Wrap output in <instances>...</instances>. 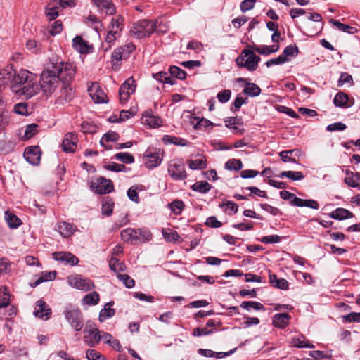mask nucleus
<instances>
[{
    "label": "nucleus",
    "mask_w": 360,
    "mask_h": 360,
    "mask_svg": "<svg viewBox=\"0 0 360 360\" xmlns=\"http://www.w3.org/2000/svg\"><path fill=\"white\" fill-rule=\"evenodd\" d=\"M109 266L115 272L124 271L126 269L124 263L114 257L109 260Z\"/></svg>",
    "instance_id": "ea45409f"
},
{
    "label": "nucleus",
    "mask_w": 360,
    "mask_h": 360,
    "mask_svg": "<svg viewBox=\"0 0 360 360\" xmlns=\"http://www.w3.org/2000/svg\"><path fill=\"white\" fill-rule=\"evenodd\" d=\"M333 103L335 106L344 108H349L353 104L349 103L348 95L343 92H339L335 95Z\"/></svg>",
    "instance_id": "bb28decb"
},
{
    "label": "nucleus",
    "mask_w": 360,
    "mask_h": 360,
    "mask_svg": "<svg viewBox=\"0 0 360 360\" xmlns=\"http://www.w3.org/2000/svg\"><path fill=\"white\" fill-rule=\"evenodd\" d=\"M290 319L286 313L276 314L273 317V324L276 327L284 328L288 325Z\"/></svg>",
    "instance_id": "a878e982"
},
{
    "label": "nucleus",
    "mask_w": 360,
    "mask_h": 360,
    "mask_svg": "<svg viewBox=\"0 0 360 360\" xmlns=\"http://www.w3.org/2000/svg\"><path fill=\"white\" fill-rule=\"evenodd\" d=\"M269 282L278 289L287 290L288 288V282L287 280L285 278H278L275 274H269Z\"/></svg>",
    "instance_id": "72a5a7b5"
},
{
    "label": "nucleus",
    "mask_w": 360,
    "mask_h": 360,
    "mask_svg": "<svg viewBox=\"0 0 360 360\" xmlns=\"http://www.w3.org/2000/svg\"><path fill=\"white\" fill-rule=\"evenodd\" d=\"M64 316L70 326L76 331H80L84 326V319L81 311L78 308H67Z\"/></svg>",
    "instance_id": "6e6552de"
},
{
    "label": "nucleus",
    "mask_w": 360,
    "mask_h": 360,
    "mask_svg": "<svg viewBox=\"0 0 360 360\" xmlns=\"http://www.w3.org/2000/svg\"><path fill=\"white\" fill-rule=\"evenodd\" d=\"M15 146L14 141L7 139L0 140V154H6L13 150Z\"/></svg>",
    "instance_id": "79ce46f5"
},
{
    "label": "nucleus",
    "mask_w": 360,
    "mask_h": 360,
    "mask_svg": "<svg viewBox=\"0 0 360 360\" xmlns=\"http://www.w3.org/2000/svg\"><path fill=\"white\" fill-rule=\"evenodd\" d=\"M135 89L134 79L132 77L128 78L120 88L119 94L121 103L127 102L130 95L134 93Z\"/></svg>",
    "instance_id": "2eb2a0df"
},
{
    "label": "nucleus",
    "mask_w": 360,
    "mask_h": 360,
    "mask_svg": "<svg viewBox=\"0 0 360 360\" xmlns=\"http://www.w3.org/2000/svg\"><path fill=\"white\" fill-rule=\"evenodd\" d=\"M122 240L132 244L142 243L152 238L151 233L147 229H134L128 228L121 231Z\"/></svg>",
    "instance_id": "20e7f679"
},
{
    "label": "nucleus",
    "mask_w": 360,
    "mask_h": 360,
    "mask_svg": "<svg viewBox=\"0 0 360 360\" xmlns=\"http://www.w3.org/2000/svg\"><path fill=\"white\" fill-rule=\"evenodd\" d=\"M194 119L197 120V122L195 124H194L193 122V124H194L195 129H202V128L207 129V128L212 127L213 124L210 120H208L207 119H204V118L200 119V118H197V117H194Z\"/></svg>",
    "instance_id": "0e129e2a"
},
{
    "label": "nucleus",
    "mask_w": 360,
    "mask_h": 360,
    "mask_svg": "<svg viewBox=\"0 0 360 360\" xmlns=\"http://www.w3.org/2000/svg\"><path fill=\"white\" fill-rule=\"evenodd\" d=\"M51 314V309L43 300H39L36 302L34 314L41 319L47 320Z\"/></svg>",
    "instance_id": "aec40b11"
},
{
    "label": "nucleus",
    "mask_w": 360,
    "mask_h": 360,
    "mask_svg": "<svg viewBox=\"0 0 360 360\" xmlns=\"http://www.w3.org/2000/svg\"><path fill=\"white\" fill-rule=\"evenodd\" d=\"M112 303H106L104 308L101 310L99 314V321L103 322L106 319L112 317L115 314V309L111 307Z\"/></svg>",
    "instance_id": "c9c22d12"
},
{
    "label": "nucleus",
    "mask_w": 360,
    "mask_h": 360,
    "mask_svg": "<svg viewBox=\"0 0 360 360\" xmlns=\"http://www.w3.org/2000/svg\"><path fill=\"white\" fill-rule=\"evenodd\" d=\"M39 86L45 95H54L56 98V102L58 103V96L61 94L60 90L63 89V85L60 86L56 71L48 69L44 70L41 75Z\"/></svg>",
    "instance_id": "7ed1b4c3"
},
{
    "label": "nucleus",
    "mask_w": 360,
    "mask_h": 360,
    "mask_svg": "<svg viewBox=\"0 0 360 360\" xmlns=\"http://www.w3.org/2000/svg\"><path fill=\"white\" fill-rule=\"evenodd\" d=\"M206 162L205 157H201L198 159L188 160V164L191 169H202L206 167Z\"/></svg>",
    "instance_id": "37998d69"
},
{
    "label": "nucleus",
    "mask_w": 360,
    "mask_h": 360,
    "mask_svg": "<svg viewBox=\"0 0 360 360\" xmlns=\"http://www.w3.org/2000/svg\"><path fill=\"white\" fill-rule=\"evenodd\" d=\"M240 307L248 311H250L251 309H254L255 310H264V306L255 301H244L240 304Z\"/></svg>",
    "instance_id": "09e8293b"
},
{
    "label": "nucleus",
    "mask_w": 360,
    "mask_h": 360,
    "mask_svg": "<svg viewBox=\"0 0 360 360\" xmlns=\"http://www.w3.org/2000/svg\"><path fill=\"white\" fill-rule=\"evenodd\" d=\"M117 278L122 281L123 284L127 288H131L135 285V281L134 279H132L127 274H118Z\"/></svg>",
    "instance_id": "69168bd1"
},
{
    "label": "nucleus",
    "mask_w": 360,
    "mask_h": 360,
    "mask_svg": "<svg viewBox=\"0 0 360 360\" xmlns=\"http://www.w3.org/2000/svg\"><path fill=\"white\" fill-rule=\"evenodd\" d=\"M115 158L123 163L131 164L134 162V156L129 153H118L115 155Z\"/></svg>",
    "instance_id": "3c124183"
},
{
    "label": "nucleus",
    "mask_w": 360,
    "mask_h": 360,
    "mask_svg": "<svg viewBox=\"0 0 360 360\" xmlns=\"http://www.w3.org/2000/svg\"><path fill=\"white\" fill-rule=\"evenodd\" d=\"M94 2L98 8L105 11L108 15H112L115 12V8L110 0H94Z\"/></svg>",
    "instance_id": "c85d7f7f"
},
{
    "label": "nucleus",
    "mask_w": 360,
    "mask_h": 360,
    "mask_svg": "<svg viewBox=\"0 0 360 360\" xmlns=\"http://www.w3.org/2000/svg\"><path fill=\"white\" fill-rule=\"evenodd\" d=\"M162 235L164 238L168 242L176 241L179 238L176 231L170 229L162 230Z\"/></svg>",
    "instance_id": "052dcab7"
},
{
    "label": "nucleus",
    "mask_w": 360,
    "mask_h": 360,
    "mask_svg": "<svg viewBox=\"0 0 360 360\" xmlns=\"http://www.w3.org/2000/svg\"><path fill=\"white\" fill-rule=\"evenodd\" d=\"M59 8L60 7L58 5L56 4L55 0L53 1V2L49 4V5L46 7L45 13L49 20H53L58 16Z\"/></svg>",
    "instance_id": "2f4dec72"
},
{
    "label": "nucleus",
    "mask_w": 360,
    "mask_h": 360,
    "mask_svg": "<svg viewBox=\"0 0 360 360\" xmlns=\"http://www.w3.org/2000/svg\"><path fill=\"white\" fill-rule=\"evenodd\" d=\"M67 281L68 283L72 288L83 291L91 290L95 287L94 283L90 279L78 274L68 276Z\"/></svg>",
    "instance_id": "1a4fd4ad"
},
{
    "label": "nucleus",
    "mask_w": 360,
    "mask_h": 360,
    "mask_svg": "<svg viewBox=\"0 0 360 360\" xmlns=\"http://www.w3.org/2000/svg\"><path fill=\"white\" fill-rule=\"evenodd\" d=\"M72 46L74 49L80 53H87L89 52V46L80 36H77L73 39Z\"/></svg>",
    "instance_id": "393cba45"
},
{
    "label": "nucleus",
    "mask_w": 360,
    "mask_h": 360,
    "mask_svg": "<svg viewBox=\"0 0 360 360\" xmlns=\"http://www.w3.org/2000/svg\"><path fill=\"white\" fill-rule=\"evenodd\" d=\"M124 27V18L121 15L112 18L108 29V33L105 42L108 44L105 49L108 50L111 45L120 37V33Z\"/></svg>",
    "instance_id": "39448f33"
},
{
    "label": "nucleus",
    "mask_w": 360,
    "mask_h": 360,
    "mask_svg": "<svg viewBox=\"0 0 360 360\" xmlns=\"http://www.w3.org/2000/svg\"><path fill=\"white\" fill-rule=\"evenodd\" d=\"M134 49V44H127L114 50L112 53V68L114 70H117L120 65L119 62L127 58Z\"/></svg>",
    "instance_id": "9d476101"
},
{
    "label": "nucleus",
    "mask_w": 360,
    "mask_h": 360,
    "mask_svg": "<svg viewBox=\"0 0 360 360\" xmlns=\"http://www.w3.org/2000/svg\"><path fill=\"white\" fill-rule=\"evenodd\" d=\"M39 132V125L30 124L25 127L22 138L30 139Z\"/></svg>",
    "instance_id": "a18cd8bd"
},
{
    "label": "nucleus",
    "mask_w": 360,
    "mask_h": 360,
    "mask_svg": "<svg viewBox=\"0 0 360 360\" xmlns=\"http://www.w3.org/2000/svg\"><path fill=\"white\" fill-rule=\"evenodd\" d=\"M57 230L63 238H69L77 231V227L72 224L61 221L57 224Z\"/></svg>",
    "instance_id": "5701e85b"
},
{
    "label": "nucleus",
    "mask_w": 360,
    "mask_h": 360,
    "mask_svg": "<svg viewBox=\"0 0 360 360\" xmlns=\"http://www.w3.org/2000/svg\"><path fill=\"white\" fill-rule=\"evenodd\" d=\"M291 344L298 348H314V345L310 344L305 337L300 335L297 338H292Z\"/></svg>",
    "instance_id": "e433bc0d"
},
{
    "label": "nucleus",
    "mask_w": 360,
    "mask_h": 360,
    "mask_svg": "<svg viewBox=\"0 0 360 360\" xmlns=\"http://www.w3.org/2000/svg\"><path fill=\"white\" fill-rule=\"evenodd\" d=\"M88 92L92 100L96 103L107 102V96L100 88L98 83H91L88 87Z\"/></svg>",
    "instance_id": "f3484780"
},
{
    "label": "nucleus",
    "mask_w": 360,
    "mask_h": 360,
    "mask_svg": "<svg viewBox=\"0 0 360 360\" xmlns=\"http://www.w3.org/2000/svg\"><path fill=\"white\" fill-rule=\"evenodd\" d=\"M91 187L94 192L98 194L110 193L113 189V185L110 180L100 177L91 181Z\"/></svg>",
    "instance_id": "4468645a"
},
{
    "label": "nucleus",
    "mask_w": 360,
    "mask_h": 360,
    "mask_svg": "<svg viewBox=\"0 0 360 360\" xmlns=\"http://www.w3.org/2000/svg\"><path fill=\"white\" fill-rule=\"evenodd\" d=\"M145 165L148 169H153L160 165L162 157L160 150L157 148H148L143 155Z\"/></svg>",
    "instance_id": "ddd939ff"
},
{
    "label": "nucleus",
    "mask_w": 360,
    "mask_h": 360,
    "mask_svg": "<svg viewBox=\"0 0 360 360\" xmlns=\"http://www.w3.org/2000/svg\"><path fill=\"white\" fill-rule=\"evenodd\" d=\"M300 151L299 150H284L279 153V156L281 157V160L284 162H295L296 160L295 158H292L291 155L293 153H295L296 155L300 153Z\"/></svg>",
    "instance_id": "603ef678"
},
{
    "label": "nucleus",
    "mask_w": 360,
    "mask_h": 360,
    "mask_svg": "<svg viewBox=\"0 0 360 360\" xmlns=\"http://www.w3.org/2000/svg\"><path fill=\"white\" fill-rule=\"evenodd\" d=\"M162 141L166 144H174L182 146H186L187 143L186 140L184 139L169 135H165L162 137Z\"/></svg>",
    "instance_id": "4c0bfd02"
},
{
    "label": "nucleus",
    "mask_w": 360,
    "mask_h": 360,
    "mask_svg": "<svg viewBox=\"0 0 360 360\" xmlns=\"http://www.w3.org/2000/svg\"><path fill=\"white\" fill-rule=\"evenodd\" d=\"M260 58L250 50H243L240 56L236 59L238 67L245 68L249 71H255L258 66Z\"/></svg>",
    "instance_id": "0eeeda50"
},
{
    "label": "nucleus",
    "mask_w": 360,
    "mask_h": 360,
    "mask_svg": "<svg viewBox=\"0 0 360 360\" xmlns=\"http://www.w3.org/2000/svg\"><path fill=\"white\" fill-rule=\"evenodd\" d=\"M280 178L287 177L292 181H300L304 178L301 172L283 171L278 176Z\"/></svg>",
    "instance_id": "a19ab883"
},
{
    "label": "nucleus",
    "mask_w": 360,
    "mask_h": 360,
    "mask_svg": "<svg viewBox=\"0 0 360 360\" xmlns=\"http://www.w3.org/2000/svg\"><path fill=\"white\" fill-rule=\"evenodd\" d=\"M330 216L337 220H343L353 217V214L344 208H337L332 212Z\"/></svg>",
    "instance_id": "473e14b6"
},
{
    "label": "nucleus",
    "mask_w": 360,
    "mask_h": 360,
    "mask_svg": "<svg viewBox=\"0 0 360 360\" xmlns=\"http://www.w3.org/2000/svg\"><path fill=\"white\" fill-rule=\"evenodd\" d=\"M53 68L52 70L56 71L58 80L63 83V89L60 90L61 94L58 96V103L63 104L72 98L73 91L70 83L74 79L76 67L73 63L61 62Z\"/></svg>",
    "instance_id": "f03ea898"
},
{
    "label": "nucleus",
    "mask_w": 360,
    "mask_h": 360,
    "mask_svg": "<svg viewBox=\"0 0 360 360\" xmlns=\"http://www.w3.org/2000/svg\"><path fill=\"white\" fill-rule=\"evenodd\" d=\"M86 358L88 360H105L104 356L94 349H89L86 352Z\"/></svg>",
    "instance_id": "774afa93"
},
{
    "label": "nucleus",
    "mask_w": 360,
    "mask_h": 360,
    "mask_svg": "<svg viewBox=\"0 0 360 360\" xmlns=\"http://www.w3.org/2000/svg\"><path fill=\"white\" fill-rule=\"evenodd\" d=\"M11 271V263L6 258H0V276Z\"/></svg>",
    "instance_id": "680f3d73"
},
{
    "label": "nucleus",
    "mask_w": 360,
    "mask_h": 360,
    "mask_svg": "<svg viewBox=\"0 0 360 360\" xmlns=\"http://www.w3.org/2000/svg\"><path fill=\"white\" fill-rule=\"evenodd\" d=\"M171 211L175 214H180L184 208V203L182 200H174L168 205Z\"/></svg>",
    "instance_id": "8fccbe9b"
},
{
    "label": "nucleus",
    "mask_w": 360,
    "mask_h": 360,
    "mask_svg": "<svg viewBox=\"0 0 360 360\" xmlns=\"http://www.w3.org/2000/svg\"><path fill=\"white\" fill-rule=\"evenodd\" d=\"M52 256L55 260L61 262L65 265L75 266L79 262L78 258L69 252H56Z\"/></svg>",
    "instance_id": "a211bd4d"
},
{
    "label": "nucleus",
    "mask_w": 360,
    "mask_h": 360,
    "mask_svg": "<svg viewBox=\"0 0 360 360\" xmlns=\"http://www.w3.org/2000/svg\"><path fill=\"white\" fill-rule=\"evenodd\" d=\"M5 220L11 229H16L22 224L21 220L13 213L6 211L4 213Z\"/></svg>",
    "instance_id": "c756f323"
},
{
    "label": "nucleus",
    "mask_w": 360,
    "mask_h": 360,
    "mask_svg": "<svg viewBox=\"0 0 360 360\" xmlns=\"http://www.w3.org/2000/svg\"><path fill=\"white\" fill-rule=\"evenodd\" d=\"M86 334L84 335L85 342L90 347H96L101 340V334L99 330L95 326H90L84 330Z\"/></svg>",
    "instance_id": "dca6fc26"
},
{
    "label": "nucleus",
    "mask_w": 360,
    "mask_h": 360,
    "mask_svg": "<svg viewBox=\"0 0 360 360\" xmlns=\"http://www.w3.org/2000/svg\"><path fill=\"white\" fill-rule=\"evenodd\" d=\"M192 188L193 191L205 193L210 190L211 186L207 181H198L192 186Z\"/></svg>",
    "instance_id": "6e6d98bb"
},
{
    "label": "nucleus",
    "mask_w": 360,
    "mask_h": 360,
    "mask_svg": "<svg viewBox=\"0 0 360 360\" xmlns=\"http://www.w3.org/2000/svg\"><path fill=\"white\" fill-rule=\"evenodd\" d=\"M11 90L15 95L29 99L39 92L40 86L34 74L27 70H20Z\"/></svg>",
    "instance_id": "f257e3e1"
},
{
    "label": "nucleus",
    "mask_w": 360,
    "mask_h": 360,
    "mask_svg": "<svg viewBox=\"0 0 360 360\" xmlns=\"http://www.w3.org/2000/svg\"><path fill=\"white\" fill-rule=\"evenodd\" d=\"M83 302L88 305H95L99 301V295L96 292H92L86 295L83 298Z\"/></svg>",
    "instance_id": "864d4df0"
},
{
    "label": "nucleus",
    "mask_w": 360,
    "mask_h": 360,
    "mask_svg": "<svg viewBox=\"0 0 360 360\" xmlns=\"http://www.w3.org/2000/svg\"><path fill=\"white\" fill-rule=\"evenodd\" d=\"M56 276L55 271L42 273L41 277L35 281L34 286H37L42 282L53 281L55 279Z\"/></svg>",
    "instance_id": "13d9d810"
},
{
    "label": "nucleus",
    "mask_w": 360,
    "mask_h": 360,
    "mask_svg": "<svg viewBox=\"0 0 360 360\" xmlns=\"http://www.w3.org/2000/svg\"><path fill=\"white\" fill-rule=\"evenodd\" d=\"M170 74L178 79H184L186 78V73L185 71L176 66H172L169 69Z\"/></svg>",
    "instance_id": "338daca9"
},
{
    "label": "nucleus",
    "mask_w": 360,
    "mask_h": 360,
    "mask_svg": "<svg viewBox=\"0 0 360 360\" xmlns=\"http://www.w3.org/2000/svg\"><path fill=\"white\" fill-rule=\"evenodd\" d=\"M280 196L283 200H290V204L296 206V200H299L300 198L297 197L294 193H292L288 191H282L280 192Z\"/></svg>",
    "instance_id": "e2e57ef3"
},
{
    "label": "nucleus",
    "mask_w": 360,
    "mask_h": 360,
    "mask_svg": "<svg viewBox=\"0 0 360 360\" xmlns=\"http://www.w3.org/2000/svg\"><path fill=\"white\" fill-rule=\"evenodd\" d=\"M142 123L152 128L160 126L162 123L161 119L153 115L151 112H146L141 118Z\"/></svg>",
    "instance_id": "b1692460"
},
{
    "label": "nucleus",
    "mask_w": 360,
    "mask_h": 360,
    "mask_svg": "<svg viewBox=\"0 0 360 360\" xmlns=\"http://www.w3.org/2000/svg\"><path fill=\"white\" fill-rule=\"evenodd\" d=\"M219 207L223 209L224 212L229 215H233L238 212V206L236 203L232 201H226L219 205Z\"/></svg>",
    "instance_id": "58836bf2"
},
{
    "label": "nucleus",
    "mask_w": 360,
    "mask_h": 360,
    "mask_svg": "<svg viewBox=\"0 0 360 360\" xmlns=\"http://www.w3.org/2000/svg\"><path fill=\"white\" fill-rule=\"evenodd\" d=\"M168 172L170 176L175 180H182L186 178L184 163L181 160L174 159L168 165Z\"/></svg>",
    "instance_id": "9b49d317"
},
{
    "label": "nucleus",
    "mask_w": 360,
    "mask_h": 360,
    "mask_svg": "<svg viewBox=\"0 0 360 360\" xmlns=\"http://www.w3.org/2000/svg\"><path fill=\"white\" fill-rule=\"evenodd\" d=\"M157 28L156 22L142 20L133 25L131 29V34L136 39H142L150 37Z\"/></svg>",
    "instance_id": "423d86ee"
},
{
    "label": "nucleus",
    "mask_w": 360,
    "mask_h": 360,
    "mask_svg": "<svg viewBox=\"0 0 360 360\" xmlns=\"http://www.w3.org/2000/svg\"><path fill=\"white\" fill-rule=\"evenodd\" d=\"M77 137L74 133H67L62 142V148L65 152H73L77 147Z\"/></svg>",
    "instance_id": "412c9836"
},
{
    "label": "nucleus",
    "mask_w": 360,
    "mask_h": 360,
    "mask_svg": "<svg viewBox=\"0 0 360 360\" xmlns=\"http://www.w3.org/2000/svg\"><path fill=\"white\" fill-rule=\"evenodd\" d=\"M18 72L12 65H7L6 68L0 70V91H2L6 86L11 83V86L15 83Z\"/></svg>",
    "instance_id": "f8f14e48"
},
{
    "label": "nucleus",
    "mask_w": 360,
    "mask_h": 360,
    "mask_svg": "<svg viewBox=\"0 0 360 360\" xmlns=\"http://www.w3.org/2000/svg\"><path fill=\"white\" fill-rule=\"evenodd\" d=\"M10 295L6 288H0V308L5 307L9 304Z\"/></svg>",
    "instance_id": "bf43d9fd"
},
{
    "label": "nucleus",
    "mask_w": 360,
    "mask_h": 360,
    "mask_svg": "<svg viewBox=\"0 0 360 360\" xmlns=\"http://www.w3.org/2000/svg\"><path fill=\"white\" fill-rule=\"evenodd\" d=\"M114 202L110 199H106L103 201L101 206V212L103 214L110 216L112 213Z\"/></svg>",
    "instance_id": "5fc2aeb1"
},
{
    "label": "nucleus",
    "mask_w": 360,
    "mask_h": 360,
    "mask_svg": "<svg viewBox=\"0 0 360 360\" xmlns=\"http://www.w3.org/2000/svg\"><path fill=\"white\" fill-rule=\"evenodd\" d=\"M243 92L250 96L255 97L260 94L261 89L254 83H248Z\"/></svg>",
    "instance_id": "de8ad7c7"
},
{
    "label": "nucleus",
    "mask_w": 360,
    "mask_h": 360,
    "mask_svg": "<svg viewBox=\"0 0 360 360\" xmlns=\"http://www.w3.org/2000/svg\"><path fill=\"white\" fill-rule=\"evenodd\" d=\"M346 175L345 182L350 187L357 188L360 181V173L347 171Z\"/></svg>",
    "instance_id": "7c9ffc66"
},
{
    "label": "nucleus",
    "mask_w": 360,
    "mask_h": 360,
    "mask_svg": "<svg viewBox=\"0 0 360 360\" xmlns=\"http://www.w3.org/2000/svg\"><path fill=\"white\" fill-rule=\"evenodd\" d=\"M236 348L229 350L226 352H216L209 349H198V354L205 357H215L217 359H222L233 354Z\"/></svg>",
    "instance_id": "4be33fe9"
},
{
    "label": "nucleus",
    "mask_w": 360,
    "mask_h": 360,
    "mask_svg": "<svg viewBox=\"0 0 360 360\" xmlns=\"http://www.w3.org/2000/svg\"><path fill=\"white\" fill-rule=\"evenodd\" d=\"M330 23L335 26L339 30H341L344 32L353 34L356 31L355 27H351L348 25L343 24L338 20L330 19Z\"/></svg>",
    "instance_id": "c03bdc74"
},
{
    "label": "nucleus",
    "mask_w": 360,
    "mask_h": 360,
    "mask_svg": "<svg viewBox=\"0 0 360 360\" xmlns=\"http://www.w3.org/2000/svg\"><path fill=\"white\" fill-rule=\"evenodd\" d=\"M296 202L297 207H307L314 210H318L319 207V203L316 200L311 199L304 200L299 198Z\"/></svg>",
    "instance_id": "49530a36"
},
{
    "label": "nucleus",
    "mask_w": 360,
    "mask_h": 360,
    "mask_svg": "<svg viewBox=\"0 0 360 360\" xmlns=\"http://www.w3.org/2000/svg\"><path fill=\"white\" fill-rule=\"evenodd\" d=\"M25 160L33 165H37L41 158V152L39 146H30L27 148L24 152Z\"/></svg>",
    "instance_id": "6ab92c4d"
},
{
    "label": "nucleus",
    "mask_w": 360,
    "mask_h": 360,
    "mask_svg": "<svg viewBox=\"0 0 360 360\" xmlns=\"http://www.w3.org/2000/svg\"><path fill=\"white\" fill-rule=\"evenodd\" d=\"M243 167V163L240 160L231 159L229 160L226 165L225 168L229 170H240Z\"/></svg>",
    "instance_id": "4d7b16f0"
},
{
    "label": "nucleus",
    "mask_w": 360,
    "mask_h": 360,
    "mask_svg": "<svg viewBox=\"0 0 360 360\" xmlns=\"http://www.w3.org/2000/svg\"><path fill=\"white\" fill-rule=\"evenodd\" d=\"M253 49L255 51H257L259 54L267 56L271 53H275V52L278 51L279 49V46L277 44H274V45H272L270 46H265V45L255 46H253Z\"/></svg>",
    "instance_id": "f704fd0d"
},
{
    "label": "nucleus",
    "mask_w": 360,
    "mask_h": 360,
    "mask_svg": "<svg viewBox=\"0 0 360 360\" xmlns=\"http://www.w3.org/2000/svg\"><path fill=\"white\" fill-rule=\"evenodd\" d=\"M119 139V135L115 131H108L105 133L100 141V143L102 146H103L105 149H111L112 147L108 146V143L109 142H114L117 141Z\"/></svg>",
    "instance_id": "cd10ccee"
}]
</instances>
